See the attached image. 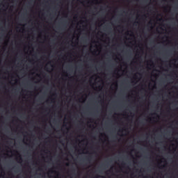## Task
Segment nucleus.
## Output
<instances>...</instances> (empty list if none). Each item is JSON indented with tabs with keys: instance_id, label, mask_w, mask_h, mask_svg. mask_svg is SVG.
Wrapping results in <instances>:
<instances>
[{
	"instance_id": "obj_3",
	"label": "nucleus",
	"mask_w": 178,
	"mask_h": 178,
	"mask_svg": "<svg viewBox=\"0 0 178 178\" xmlns=\"http://www.w3.org/2000/svg\"><path fill=\"white\" fill-rule=\"evenodd\" d=\"M96 49H98L96 47Z\"/></svg>"
},
{
	"instance_id": "obj_1",
	"label": "nucleus",
	"mask_w": 178,
	"mask_h": 178,
	"mask_svg": "<svg viewBox=\"0 0 178 178\" xmlns=\"http://www.w3.org/2000/svg\"><path fill=\"white\" fill-rule=\"evenodd\" d=\"M90 84H97L98 79H97V76H93L90 79Z\"/></svg>"
},
{
	"instance_id": "obj_2",
	"label": "nucleus",
	"mask_w": 178,
	"mask_h": 178,
	"mask_svg": "<svg viewBox=\"0 0 178 178\" xmlns=\"http://www.w3.org/2000/svg\"><path fill=\"white\" fill-rule=\"evenodd\" d=\"M90 49H91V51H92V46L90 47Z\"/></svg>"
}]
</instances>
